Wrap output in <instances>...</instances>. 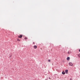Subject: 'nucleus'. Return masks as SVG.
I'll list each match as a JSON object with an SVG mask.
<instances>
[{
  "label": "nucleus",
  "instance_id": "obj_14",
  "mask_svg": "<svg viewBox=\"0 0 80 80\" xmlns=\"http://www.w3.org/2000/svg\"><path fill=\"white\" fill-rule=\"evenodd\" d=\"M70 80H72V78H70Z\"/></svg>",
  "mask_w": 80,
  "mask_h": 80
},
{
  "label": "nucleus",
  "instance_id": "obj_1",
  "mask_svg": "<svg viewBox=\"0 0 80 80\" xmlns=\"http://www.w3.org/2000/svg\"><path fill=\"white\" fill-rule=\"evenodd\" d=\"M69 66H73V65L72 62H69Z\"/></svg>",
  "mask_w": 80,
  "mask_h": 80
},
{
  "label": "nucleus",
  "instance_id": "obj_9",
  "mask_svg": "<svg viewBox=\"0 0 80 80\" xmlns=\"http://www.w3.org/2000/svg\"><path fill=\"white\" fill-rule=\"evenodd\" d=\"M78 57H79L80 58V54H78Z\"/></svg>",
  "mask_w": 80,
  "mask_h": 80
},
{
  "label": "nucleus",
  "instance_id": "obj_7",
  "mask_svg": "<svg viewBox=\"0 0 80 80\" xmlns=\"http://www.w3.org/2000/svg\"><path fill=\"white\" fill-rule=\"evenodd\" d=\"M68 54H70V53H71V52L70 51H68Z\"/></svg>",
  "mask_w": 80,
  "mask_h": 80
},
{
  "label": "nucleus",
  "instance_id": "obj_15",
  "mask_svg": "<svg viewBox=\"0 0 80 80\" xmlns=\"http://www.w3.org/2000/svg\"><path fill=\"white\" fill-rule=\"evenodd\" d=\"M79 51L80 52V49L79 50Z\"/></svg>",
  "mask_w": 80,
  "mask_h": 80
},
{
  "label": "nucleus",
  "instance_id": "obj_13",
  "mask_svg": "<svg viewBox=\"0 0 80 80\" xmlns=\"http://www.w3.org/2000/svg\"><path fill=\"white\" fill-rule=\"evenodd\" d=\"M45 80H48V78L45 79Z\"/></svg>",
  "mask_w": 80,
  "mask_h": 80
},
{
  "label": "nucleus",
  "instance_id": "obj_3",
  "mask_svg": "<svg viewBox=\"0 0 80 80\" xmlns=\"http://www.w3.org/2000/svg\"><path fill=\"white\" fill-rule=\"evenodd\" d=\"M68 70L67 69H66L65 70V73H66V74H67V73H68Z\"/></svg>",
  "mask_w": 80,
  "mask_h": 80
},
{
  "label": "nucleus",
  "instance_id": "obj_10",
  "mask_svg": "<svg viewBox=\"0 0 80 80\" xmlns=\"http://www.w3.org/2000/svg\"><path fill=\"white\" fill-rule=\"evenodd\" d=\"M27 37L25 38V40H27Z\"/></svg>",
  "mask_w": 80,
  "mask_h": 80
},
{
  "label": "nucleus",
  "instance_id": "obj_2",
  "mask_svg": "<svg viewBox=\"0 0 80 80\" xmlns=\"http://www.w3.org/2000/svg\"><path fill=\"white\" fill-rule=\"evenodd\" d=\"M22 37H23V35H21L19 36H18V38H22Z\"/></svg>",
  "mask_w": 80,
  "mask_h": 80
},
{
  "label": "nucleus",
  "instance_id": "obj_11",
  "mask_svg": "<svg viewBox=\"0 0 80 80\" xmlns=\"http://www.w3.org/2000/svg\"><path fill=\"white\" fill-rule=\"evenodd\" d=\"M48 62H50L51 61L50 60V59L48 60Z\"/></svg>",
  "mask_w": 80,
  "mask_h": 80
},
{
  "label": "nucleus",
  "instance_id": "obj_8",
  "mask_svg": "<svg viewBox=\"0 0 80 80\" xmlns=\"http://www.w3.org/2000/svg\"><path fill=\"white\" fill-rule=\"evenodd\" d=\"M12 55L11 54L9 56V58H11L12 57Z\"/></svg>",
  "mask_w": 80,
  "mask_h": 80
},
{
  "label": "nucleus",
  "instance_id": "obj_5",
  "mask_svg": "<svg viewBox=\"0 0 80 80\" xmlns=\"http://www.w3.org/2000/svg\"><path fill=\"white\" fill-rule=\"evenodd\" d=\"M37 48V46L34 45V48H35V49H36V48Z\"/></svg>",
  "mask_w": 80,
  "mask_h": 80
},
{
  "label": "nucleus",
  "instance_id": "obj_17",
  "mask_svg": "<svg viewBox=\"0 0 80 80\" xmlns=\"http://www.w3.org/2000/svg\"><path fill=\"white\" fill-rule=\"evenodd\" d=\"M33 44H35V42H33Z\"/></svg>",
  "mask_w": 80,
  "mask_h": 80
},
{
  "label": "nucleus",
  "instance_id": "obj_12",
  "mask_svg": "<svg viewBox=\"0 0 80 80\" xmlns=\"http://www.w3.org/2000/svg\"><path fill=\"white\" fill-rule=\"evenodd\" d=\"M18 41H20V40H19V39H18Z\"/></svg>",
  "mask_w": 80,
  "mask_h": 80
},
{
  "label": "nucleus",
  "instance_id": "obj_6",
  "mask_svg": "<svg viewBox=\"0 0 80 80\" xmlns=\"http://www.w3.org/2000/svg\"><path fill=\"white\" fill-rule=\"evenodd\" d=\"M67 60H70V57H68L67 58Z\"/></svg>",
  "mask_w": 80,
  "mask_h": 80
},
{
  "label": "nucleus",
  "instance_id": "obj_4",
  "mask_svg": "<svg viewBox=\"0 0 80 80\" xmlns=\"http://www.w3.org/2000/svg\"><path fill=\"white\" fill-rule=\"evenodd\" d=\"M62 75H65V72L64 71H62Z\"/></svg>",
  "mask_w": 80,
  "mask_h": 80
},
{
  "label": "nucleus",
  "instance_id": "obj_16",
  "mask_svg": "<svg viewBox=\"0 0 80 80\" xmlns=\"http://www.w3.org/2000/svg\"><path fill=\"white\" fill-rule=\"evenodd\" d=\"M48 78L49 79H50V78Z\"/></svg>",
  "mask_w": 80,
  "mask_h": 80
}]
</instances>
